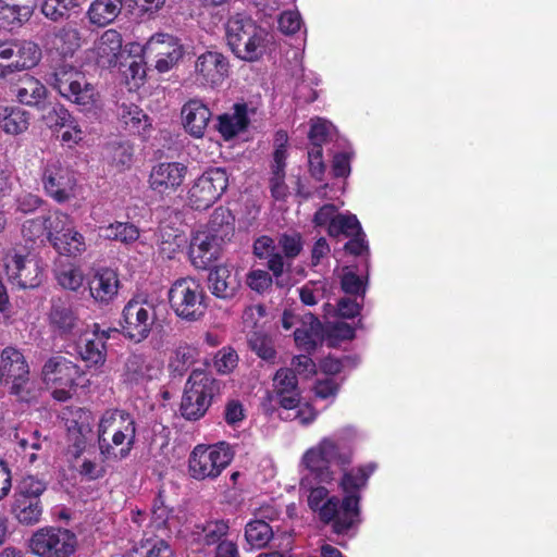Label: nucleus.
<instances>
[{
	"mask_svg": "<svg viewBox=\"0 0 557 557\" xmlns=\"http://www.w3.org/2000/svg\"><path fill=\"white\" fill-rule=\"evenodd\" d=\"M249 346L263 360L271 361L275 356L272 341L265 335L253 333L249 338Z\"/></svg>",
	"mask_w": 557,
	"mask_h": 557,
	"instance_id": "nucleus-56",
	"label": "nucleus"
},
{
	"mask_svg": "<svg viewBox=\"0 0 557 557\" xmlns=\"http://www.w3.org/2000/svg\"><path fill=\"white\" fill-rule=\"evenodd\" d=\"M49 243L58 253L66 257H78L87 250L85 236L74 227L69 214L62 231L50 233Z\"/></svg>",
	"mask_w": 557,
	"mask_h": 557,
	"instance_id": "nucleus-26",
	"label": "nucleus"
},
{
	"mask_svg": "<svg viewBox=\"0 0 557 557\" xmlns=\"http://www.w3.org/2000/svg\"><path fill=\"white\" fill-rule=\"evenodd\" d=\"M113 459L103 458L101 449L97 453L96 448L82 457L71 461L75 471L87 481H96L102 479L107 474V462Z\"/></svg>",
	"mask_w": 557,
	"mask_h": 557,
	"instance_id": "nucleus-36",
	"label": "nucleus"
},
{
	"mask_svg": "<svg viewBox=\"0 0 557 557\" xmlns=\"http://www.w3.org/2000/svg\"><path fill=\"white\" fill-rule=\"evenodd\" d=\"M44 187L58 202H65L76 196L77 181L74 172L60 159L47 160L42 173Z\"/></svg>",
	"mask_w": 557,
	"mask_h": 557,
	"instance_id": "nucleus-16",
	"label": "nucleus"
},
{
	"mask_svg": "<svg viewBox=\"0 0 557 557\" xmlns=\"http://www.w3.org/2000/svg\"><path fill=\"white\" fill-rule=\"evenodd\" d=\"M49 319L51 325L61 334H73L75 331H81L79 320L73 310L67 307H53Z\"/></svg>",
	"mask_w": 557,
	"mask_h": 557,
	"instance_id": "nucleus-44",
	"label": "nucleus"
},
{
	"mask_svg": "<svg viewBox=\"0 0 557 557\" xmlns=\"http://www.w3.org/2000/svg\"><path fill=\"white\" fill-rule=\"evenodd\" d=\"M246 418L244 405L237 399H231L226 403L224 409V420L231 426H238Z\"/></svg>",
	"mask_w": 557,
	"mask_h": 557,
	"instance_id": "nucleus-60",
	"label": "nucleus"
},
{
	"mask_svg": "<svg viewBox=\"0 0 557 557\" xmlns=\"http://www.w3.org/2000/svg\"><path fill=\"white\" fill-rule=\"evenodd\" d=\"M238 361L237 354L232 349L220 350L214 358V368L222 374L232 372Z\"/></svg>",
	"mask_w": 557,
	"mask_h": 557,
	"instance_id": "nucleus-59",
	"label": "nucleus"
},
{
	"mask_svg": "<svg viewBox=\"0 0 557 557\" xmlns=\"http://www.w3.org/2000/svg\"><path fill=\"white\" fill-rule=\"evenodd\" d=\"M332 127V124L324 119H311L309 139L314 146L321 147V144L325 141L331 134Z\"/></svg>",
	"mask_w": 557,
	"mask_h": 557,
	"instance_id": "nucleus-57",
	"label": "nucleus"
},
{
	"mask_svg": "<svg viewBox=\"0 0 557 557\" xmlns=\"http://www.w3.org/2000/svg\"><path fill=\"white\" fill-rule=\"evenodd\" d=\"M301 25L302 18L296 10L285 11L280 15L278 28L286 35L295 34L300 29Z\"/></svg>",
	"mask_w": 557,
	"mask_h": 557,
	"instance_id": "nucleus-58",
	"label": "nucleus"
},
{
	"mask_svg": "<svg viewBox=\"0 0 557 557\" xmlns=\"http://www.w3.org/2000/svg\"><path fill=\"white\" fill-rule=\"evenodd\" d=\"M122 36L115 29L104 30L88 52V58L101 67L115 66L122 54Z\"/></svg>",
	"mask_w": 557,
	"mask_h": 557,
	"instance_id": "nucleus-23",
	"label": "nucleus"
},
{
	"mask_svg": "<svg viewBox=\"0 0 557 557\" xmlns=\"http://www.w3.org/2000/svg\"><path fill=\"white\" fill-rule=\"evenodd\" d=\"M29 125V114L17 107H0V128L10 135L25 132Z\"/></svg>",
	"mask_w": 557,
	"mask_h": 557,
	"instance_id": "nucleus-43",
	"label": "nucleus"
},
{
	"mask_svg": "<svg viewBox=\"0 0 557 557\" xmlns=\"http://www.w3.org/2000/svg\"><path fill=\"white\" fill-rule=\"evenodd\" d=\"M234 216L232 212L224 207L216 208L211 214L210 221L203 232H210L218 239L228 240L234 234Z\"/></svg>",
	"mask_w": 557,
	"mask_h": 557,
	"instance_id": "nucleus-40",
	"label": "nucleus"
},
{
	"mask_svg": "<svg viewBox=\"0 0 557 557\" xmlns=\"http://www.w3.org/2000/svg\"><path fill=\"white\" fill-rule=\"evenodd\" d=\"M10 512L18 523L34 525L39 523L41 519L42 504L37 498L13 496Z\"/></svg>",
	"mask_w": 557,
	"mask_h": 557,
	"instance_id": "nucleus-38",
	"label": "nucleus"
},
{
	"mask_svg": "<svg viewBox=\"0 0 557 557\" xmlns=\"http://www.w3.org/2000/svg\"><path fill=\"white\" fill-rule=\"evenodd\" d=\"M228 61L218 51H207L195 62L194 77L198 85L220 86L228 75Z\"/></svg>",
	"mask_w": 557,
	"mask_h": 557,
	"instance_id": "nucleus-19",
	"label": "nucleus"
},
{
	"mask_svg": "<svg viewBox=\"0 0 557 557\" xmlns=\"http://www.w3.org/2000/svg\"><path fill=\"white\" fill-rule=\"evenodd\" d=\"M225 32L227 46L232 52L247 62L260 60L272 44L270 33L244 14L231 16Z\"/></svg>",
	"mask_w": 557,
	"mask_h": 557,
	"instance_id": "nucleus-3",
	"label": "nucleus"
},
{
	"mask_svg": "<svg viewBox=\"0 0 557 557\" xmlns=\"http://www.w3.org/2000/svg\"><path fill=\"white\" fill-rule=\"evenodd\" d=\"M247 284L251 289L263 293L271 286L272 278L269 273L263 270H253L248 274Z\"/></svg>",
	"mask_w": 557,
	"mask_h": 557,
	"instance_id": "nucleus-63",
	"label": "nucleus"
},
{
	"mask_svg": "<svg viewBox=\"0 0 557 557\" xmlns=\"http://www.w3.org/2000/svg\"><path fill=\"white\" fill-rule=\"evenodd\" d=\"M57 280L63 288L76 292L83 286L85 277L81 268L70 267L60 271Z\"/></svg>",
	"mask_w": 557,
	"mask_h": 557,
	"instance_id": "nucleus-54",
	"label": "nucleus"
},
{
	"mask_svg": "<svg viewBox=\"0 0 557 557\" xmlns=\"http://www.w3.org/2000/svg\"><path fill=\"white\" fill-rule=\"evenodd\" d=\"M12 91L17 102L28 107L39 108L48 97L47 87L32 75L21 77L13 86Z\"/></svg>",
	"mask_w": 557,
	"mask_h": 557,
	"instance_id": "nucleus-34",
	"label": "nucleus"
},
{
	"mask_svg": "<svg viewBox=\"0 0 557 557\" xmlns=\"http://www.w3.org/2000/svg\"><path fill=\"white\" fill-rule=\"evenodd\" d=\"M95 448L91 416L89 412L82 411L77 420L67 426L66 458L71 462Z\"/></svg>",
	"mask_w": 557,
	"mask_h": 557,
	"instance_id": "nucleus-20",
	"label": "nucleus"
},
{
	"mask_svg": "<svg viewBox=\"0 0 557 557\" xmlns=\"http://www.w3.org/2000/svg\"><path fill=\"white\" fill-rule=\"evenodd\" d=\"M140 51L147 61L154 63V69L159 73L171 71L184 55L180 39L168 33L151 35Z\"/></svg>",
	"mask_w": 557,
	"mask_h": 557,
	"instance_id": "nucleus-15",
	"label": "nucleus"
},
{
	"mask_svg": "<svg viewBox=\"0 0 557 557\" xmlns=\"http://www.w3.org/2000/svg\"><path fill=\"white\" fill-rule=\"evenodd\" d=\"M214 557H239L238 546L235 541L225 537L215 545Z\"/></svg>",
	"mask_w": 557,
	"mask_h": 557,
	"instance_id": "nucleus-64",
	"label": "nucleus"
},
{
	"mask_svg": "<svg viewBox=\"0 0 557 557\" xmlns=\"http://www.w3.org/2000/svg\"><path fill=\"white\" fill-rule=\"evenodd\" d=\"M12 59L7 64V76L13 73L28 71L38 65L41 60L40 47L30 40L12 39Z\"/></svg>",
	"mask_w": 557,
	"mask_h": 557,
	"instance_id": "nucleus-29",
	"label": "nucleus"
},
{
	"mask_svg": "<svg viewBox=\"0 0 557 557\" xmlns=\"http://www.w3.org/2000/svg\"><path fill=\"white\" fill-rule=\"evenodd\" d=\"M222 240L210 232L197 231L190 242L189 258L196 269H207L220 256Z\"/></svg>",
	"mask_w": 557,
	"mask_h": 557,
	"instance_id": "nucleus-24",
	"label": "nucleus"
},
{
	"mask_svg": "<svg viewBox=\"0 0 557 557\" xmlns=\"http://www.w3.org/2000/svg\"><path fill=\"white\" fill-rule=\"evenodd\" d=\"M230 525L224 520L208 521L195 527V541L203 546L218 545L228 534Z\"/></svg>",
	"mask_w": 557,
	"mask_h": 557,
	"instance_id": "nucleus-41",
	"label": "nucleus"
},
{
	"mask_svg": "<svg viewBox=\"0 0 557 557\" xmlns=\"http://www.w3.org/2000/svg\"><path fill=\"white\" fill-rule=\"evenodd\" d=\"M46 488L47 483L44 480L34 475H25L20 481L14 496L40 499V496L46 491Z\"/></svg>",
	"mask_w": 557,
	"mask_h": 557,
	"instance_id": "nucleus-51",
	"label": "nucleus"
},
{
	"mask_svg": "<svg viewBox=\"0 0 557 557\" xmlns=\"http://www.w3.org/2000/svg\"><path fill=\"white\" fill-rule=\"evenodd\" d=\"M75 349L88 367L101 368L107 360V346L89 330L83 332L76 342Z\"/></svg>",
	"mask_w": 557,
	"mask_h": 557,
	"instance_id": "nucleus-35",
	"label": "nucleus"
},
{
	"mask_svg": "<svg viewBox=\"0 0 557 557\" xmlns=\"http://www.w3.org/2000/svg\"><path fill=\"white\" fill-rule=\"evenodd\" d=\"M273 392L280 405L285 409H295L300 405V392L293 370L280 369L273 377Z\"/></svg>",
	"mask_w": 557,
	"mask_h": 557,
	"instance_id": "nucleus-31",
	"label": "nucleus"
},
{
	"mask_svg": "<svg viewBox=\"0 0 557 557\" xmlns=\"http://www.w3.org/2000/svg\"><path fill=\"white\" fill-rule=\"evenodd\" d=\"M124 0H94L86 12L89 23L104 27L113 23L121 14Z\"/></svg>",
	"mask_w": 557,
	"mask_h": 557,
	"instance_id": "nucleus-37",
	"label": "nucleus"
},
{
	"mask_svg": "<svg viewBox=\"0 0 557 557\" xmlns=\"http://www.w3.org/2000/svg\"><path fill=\"white\" fill-rule=\"evenodd\" d=\"M185 243V236L172 230H161L159 255L164 259H174Z\"/></svg>",
	"mask_w": 557,
	"mask_h": 557,
	"instance_id": "nucleus-48",
	"label": "nucleus"
},
{
	"mask_svg": "<svg viewBox=\"0 0 557 557\" xmlns=\"http://www.w3.org/2000/svg\"><path fill=\"white\" fill-rule=\"evenodd\" d=\"M296 345L307 351L314 349L322 338V325L312 314H306L300 327L294 332Z\"/></svg>",
	"mask_w": 557,
	"mask_h": 557,
	"instance_id": "nucleus-39",
	"label": "nucleus"
},
{
	"mask_svg": "<svg viewBox=\"0 0 557 557\" xmlns=\"http://www.w3.org/2000/svg\"><path fill=\"white\" fill-rule=\"evenodd\" d=\"M59 136L63 145L73 148L85 140L86 134L74 119L69 121L67 124H63V129L60 132Z\"/></svg>",
	"mask_w": 557,
	"mask_h": 557,
	"instance_id": "nucleus-55",
	"label": "nucleus"
},
{
	"mask_svg": "<svg viewBox=\"0 0 557 557\" xmlns=\"http://www.w3.org/2000/svg\"><path fill=\"white\" fill-rule=\"evenodd\" d=\"M184 129L193 137L201 138L211 119V111L200 99L188 100L181 110Z\"/></svg>",
	"mask_w": 557,
	"mask_h": 557,
	"instance_id": "nucleus-28",
	"label": "nucleus"
},
{
	"mask_svg": "<svg viewBox=\"0 0 557 557\" xmlns=\"http://www.w3.org/2000/svg\"><path fill=\"white\" fill-rule=\"evenodd\" d=\"M313 222L318 226H326L330 236L352 235L360 230L356 215L338 213L334 205H324L314 214Z\"/></svg>",
	"mask_w": 557,
	"mask_h": 557,
	"instance_id": "nucleus-22",
	"label": "nucleus"
},
{
	"mask_svg": "<svg viewBox=\"0 0 557 557\" xmlns=\"http://www.w3.org/2000/svg\"><path fill=\"white\" fill-rule=\"evenodd\" d=\"M273 536L272 528L262 519L247 523L245 537L247 542L257 548L264 547Z\"/></svg>",
	"mask_w": 557,
	"mask_h": 557,
	"instance_id": "nucleus-46",
	"label": "nucleus"
},
{
	"mask_svg": "<svg viewBox=\"0 0 557 557\" xmlns=\"http://www.w3.org/2000/svg\"><path fill=\"white\" fill-rule=\"evenodd\" d=\"M247 109L245 104H235L233 112L219 116L218 129L225 139H231L247 125Z\"/></svg>",
	"mask_w": 557,
	"mask_h": 557,
	"instance_id": "nucleus-42",
	"label": "nucleus"
},
{
	"mask_svg": "<svg viewBox=\"0 0 557 557\" xmlns=\"http://www.w3.org/2000/svg\"><path fill=\"white\" fill-rule=\"evenodd\" d=\"M143 548L144 557H176L171 546L163 540H148Z\"/></svg>",
	"mask_w": 557,
	"mask_h": 557,
	"instance_id": "nucleus-61",
	"label": "nucleus"
},
{
	"mask_svg": "<svg viewBox=\"0 0 557 557\" xmlns=\"http://www.w3.org/2000/svg\"><path fill=\"white\" fill-rule=\"evenodd\" d=\"M169 304L180 319L188 322L200 320L207 311L203 287L190 276L178 278L172 284Z\"/></svg>",
	"mask_w": 557,
	"mask_h": 557,
	"instance_id": "nucleus-7",
	"label": "nucleus"
},
{
	"mask_svg": "<svg viewBox=\"0 0 557 557\" xmlns=\"http://www.w3.org/2000/svg\"><path fill=\"white\" fill-rule=\"evenodd\" d=\"M220 393L219 382L205 370H194L184 387L181 403L183 417L188 420L201 418Z\"/></svg>",
	"mask_w": 557,
	"mask_h": 557,
	"instance_id": "nucleus-5",
	"label": "nucleus"
},
{
	"mask_svg": "<svg viewBox=\"0 0 557 557\" xmlns=\"http://www.w3.org/2000/svg\"><path fill=\"white\" fill-rule=\"evenodd\" d=\"M29 374V366L18 349L5 347L1 351L0 380L11 385L14 394H20L27 387Z\"/></svg>",
	"mask_w": 557,
	"mask_h": 557,
	"instance_id": "nucleus-18",
	"label": "nucleus"
},
{
	"mask_svg": "<svg viewBox=\"0 0 557 557\" xmlns=\"http://www.w3.org/2000/svg\"><path fill=\"white\" fill-rule=\"evenodd\" d=\"M76 545L77 540L73 532L55 527L38 529L29 540L32 553L38 557H70Z\"/></svg>",
	"mask_w": 557,
	"mask_h": 557,
	"instance_id": "nucleus-14",
	"label": "nucleus"
},
{
	"mask_svg": "<svg viewBox=\"0 0 557 557\" xmlns=\"http://www.w3.org/2000/svg\"><path fill=\"white\" fill-rule=\"evenodd\" d=\"M9 281L21 288H35L42 282L44 269L39 258L32 252L9 248L1 258Z\"/></svg>",
	"mask_w": 557,
	"mask_h": 557,
	"instance_id": "nucleus-11",
	"label": "nucleus"
},
{
	"mask_svg": "<svg viewBox=\"0 0 557 557\" xmlns=\"http://www.w3.org/2000/svg\"><path fill=\"white\" fill-rule=\"evenodd\" d=\"M106 158L117 171H125L132 165L133 148L126 143L110 144L106 148Z\"/></svg>",
	"mask_w": 557,
	"mask_h": 557,
	"instance_id": "nucleus-45",
	"label": "nucleus"
},
{
	"mask_svg": "<svg viewBox=\"0 0 557 557\" xmlns=\"http://www.w3.org/2000/svg\"><path fill=\"white\" fill-rule=\"evenodd\" d=\"M208 285L214 296L222 299H230L238 292L240 281L232 268L218 265L210 271Z\"/></svg>",
	"mask_w": 557,
	"mask_h": 557,
	"instance_id": "nucleus-33",
	"label": "nucleus"
},
{
	"mask_svg": "<svg viewBox=\"0 0 557 557\" xmlns=\"http://www.w3.org/2000/svg\"><path fill=\"white\" fill-rule=\"evenodd\" d=\"M66 221V213L60 210L50 211L46 215L26 220L22 225V235L29 242L42 239L45 236L50 242V233L62 231Z\"/></svg>",
	"mask_w": 557,
	"mask_h": 557,
	"instance_id": "nucleus-27",
	"label": "nucleus"
},
{
	"mask_svg": "<svg viewBox=\"0 0 557 557\" xmlns=\"http://www.w3.org/2000/svg\"><path fill=\"white\" fill-rule=\"evenodd\" d=\"M41 376L46 385L52 391L53 398L65 401L72 397L75 391L76 381L81 376V369L63 356H53L45 362Z\"/></svg>",
	"mask_w": 557,
	"mask_h": 557,
	"instance_id": "nucleus-12",
	"label": "nucleus"
},
{
	"mask_svg": "<svg viewBox=\"0 0 557 557\" xmlns=\"http://www.w3.org/2000/svg\"><path fill=\"white\" fill-rule=\"evenodd\" d=\"M319 482L310 472L304 474L300 479V492L307 495V502L310 509L317 511L322 521L332 523L333 531L336 534H344L354 528L351 521L342 522V502L336 496H329V491L320 486Z\"/></svg>",
	"mask_w": 557,
	"mask_h": 557,
	"instance_id": "nucleus-6",
	"label": "nucleus"
},
{
	"mask_svg": "<svg viewBox=\"0 0 557 557\" xmlns=\"http://www.w3.org/2000/svg\"><path fill=\"white\" fill-rule=\"evenodd\" d=\"M227 184L228 177L224 170L210 169L190 183L186 201L196 210L208 209L222 196Z\"/></svg>",
	"mask_w": 557,
	"mask_h": 557,
	"instance_id": "nucleus-13",
	"label": "nucleus"
},
{
	"mask_svg": "<svg viewBox=\"0 0 557 557\" xmlns=\"http://www.w3.org/2000/svg\"><path fill=\"white\" fill-rule=\"evenodd\" d=\"M37 0H0V27L14 29L33 15Z\"/></svg>",
	"mask_w": 557,
	"mask_h": 557,
	"instance_id": "nucleus-30",
	"label": "nucleus"
},
{
	"mask_svg": "<svg viewBox=\"0 0 557 557\" xmlns=\"http://www.w3.org/2000/svg\"><path fill=\"white\" fill-rule=\"evenodd\" d=\"M89 296L98 306L112 304L121 287L119 274L111 268H99L87 282Z\"/></svg>",
	"mask_w": 557,
	"mask_h": 557,
	"instance_id": "nucleus-21",
	"label": "nucleus"
},
{
	"mask_svg": "<svg viewBox=\"0 0 557 557\" xmlns=\"http://www.w3.org/2000/svg\"><path fill=\"white\" fill-rule=\"evenodd\" d=\"M137 423L125 410L107 409L97 425L98 446L103 458L122 461L135 447Z\"/></svg>",
	"mask_w": 557,
	"mask_h": 557,
	"instance_id": "nucleus-2",
	"label": "nucleus"
},
{
	"mask_svg": "<svg viewBox=\"0 0 557 557\" xmlns=\"http://www.w3.org/2000/svg\"><path fill=\"white\" fill-rule=\"evenodd\" d=\"M103 236L107 239L120 240L131 244L139 238V230L129 223L115 222L104 228Z\"/></svg>",
	"mask_w": 557,
	"mask_h": 557,
	"instance_id": "nucleus-49",
	"label": "nucleus"
},
{
	"mask_svg": "<svg viewBox=\"0 0 557 557\" xmlns=\"http://www.w3.org/2000/svg\"><path fill=\"white\" fill-rule=\"evenodd\" d=\"M338 276L341 278V287L344 293L355 297H360L361 299L363 298L366 293V283L351 268H343Z\"/></svg>",
	"mask_w": 557,
	"mask_h": 557,
	"instance_id": "nucleus-50",
	"label": "nucleus"
},
{
	"mask_svg": "<svg viewBox=\"0 0 557 557\" xmlns=\"http://www.w3.org/2000/svg\"><path fill=\"white\" fill-rule=\"evenodd\" d=\"M116 117L125 131L143 137L150 135L151 120L138 106L131 102L120 103L116 109Z\"/></svg>",
	"mask_w": 557,
	"mask_h": 557,
	"instance_id": "nucleus-32",
	"label": "nucleus"
},
{
	"mask_svg": "<svg viewBox=\"0 0 557 557\" xmlns=\"http://www.w3.org/2000/svg\"><path fill=\"white\" fill-rule=\"evenodd\" d=\"M195 355V348L188 345L178 346L174 350L169 366L174 372L182 374L194 363Z\"/></svg>",
	"mask_w": 557,
	"mask_h": 557,
	"instance_id": "nucleus-52",
	"label": "nucleus"
},
{
	"mask_svg": "<svg viewBox=\"0 0 557 557\" xmlns=\"http://www.w3.org/2000/svg\"><path fill=\"white\" fill-rule=\"evenodd\" d=\"M157 319V308L152 301L132 298L122 309L120 333L135 344L143 343L150 336Z\"/></svg>",
	"mask_w": 557,
	"mask_h": 557,
	"instance_id": "nucleus-8",
	"label": "nucleus"
},
{
	"mask_svg": "<svg viewBox=\"0 0 557 557\" xmlns=\"http://www.w3.org/2000/svg\"><path fill=\"white\" fill-rule=\"evenodd\" d=\"M50 84L63 98L79 106L83 111H90L98 106V91L86 81L85 75L71 64L59 65L52 74Z\"/></svg>",
	"mask_w": 557,
	"mask_h": 557,
	"instance_id": "nucleus-4",
	"label": "nucleus"
},
{
	"mask_svg": "<svg viewBox=\"0 0 557 557\" xmlns=\"http://www.w3.org/2000/svg\"><path fill=\"white\" fill-rule=\"evenodd\" d=\"M233 451L225 443L198 444L189 454L188 472L197 481L214 480L233 459Z\"/></svg>",
	"mask_w": 557,
	"mask_h": 557,
	"instance_id": "nucleus-9",
	"label": "nucleus"
},
{
	"mask_svg": "<svg viewBox=\"0 0 557 557\" xmlns=\"http://www.w3.org/2000/svg\"><path fill=\"white\" fill-rule=\"evenodd\" d=\"M81 5V0H44L42 14L54 22L67 18L71 11Z\"/></svg>",
	"mask_w": 557,
	"mask_h": 557,
	"instance_id": "nucleus-47",
	"label": "nucleus"
},
{
	"mask_svg": "<svg viewBox=\"0 0 557 557\" xmlns=\"http://www.w3.org/2000/svg\"><path fill=\"white\" fill-rule=\"evenodd\" d=\"M45 120L50 128L60 133L63 129V124H67L69 121L74 120V117L71 116L65 108L57 107L48 112Z\"/></svg>",
	"mask_w": 557,
	"mask_h": 557,
	"instance_id": "nucleus-62",
	"label": "nucleus"
},
{
	"mask_svg": "<svg viewBox=\"0 0 557 557\" xmlns=\"http://www.w3.org/2000/svg\"><path fill=\"white\" fill-rule=\"evenodd\" d=\"M326 282L317 281L308 282L299 289V296L301 301L307 306L315 305L320 299L326 295Z\"/></svg>",
	"mask_w": 557,
	"mask_h": 557,
	"instance_id": "nucleus-53",
	"label": "nucleus"
},
{
	"mask_svg": "<svg viewBox=\"0 0 557 557\" xmlns=\"http://www.w3.org/2000/svg\"><path fill=\"white\" fill-rule=\"evenodd\" d=\"M161 373L160 361L140 354H133L125 361L123 377L129 384H143L158 379Z\"/></svg>",
	"mask_w": 557,
	"mask_h": 557,
	"instance_id": "nucleus-25",
	"label": "nucleus"
},
{
	"mask_svg": "<svg viewBox=\"0 0 557 557\" xmlns=\"http://www.w3.org/2000/svg\"><path fill=\"white\" fill-rule=\"evenodd\" d=\"M356 437L357 432L350 426L324 436L305 451L300 463L319 482L333 483L336 479L333 466L344 469L351 465L354 458L351 443Z\"/></svg>",
	"mask_w": 557,
	"mask_h": 557,
	"instance_id": "nucleus-1",
	"label": "nucleus"
},
{
	"mask_svg": "<svg viewBox=\"0 0 557 557\" xmlns=\"http://www.w3.org/2000/svg\"><path fill=\"white\" fill-rule=\"evenodd\" d=\"M375 468L376 466L370 462L351 469H348V467L341 469L342 475L338 481V486L342 490L344 497L341 500L342 522L338 523L339 525L343 527L346 521H351L355 527L359 522L360 493L367 486L368 480L375 471Z\"/></svg>",
	"mask_w": 557,
	"mask_h": 557,
	"instance_id": "nucleus-10",
	"label": "nucleus"
},
{
	"mask_svg": "<svg viewBox=\"0 0 557 557\" xmlns=\"http://www.w3.org/2000/svg\"><path fill=\"white\" fill-rule=\"evenodd\" d=\"M187 173L188 168L182 162H158L150 169L148 187L161 199L169 198L181 189Z\"/></svg>",
	"mask_w": 557,
	"mask_h": 557,
	"instance_id": "nucleus-17",
	"label": "nucleus"
}]
</instances>
